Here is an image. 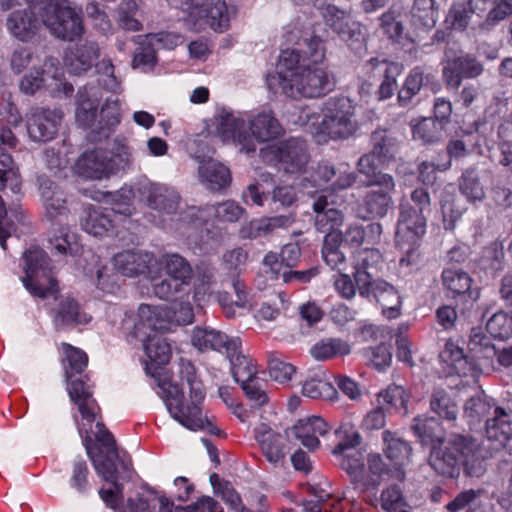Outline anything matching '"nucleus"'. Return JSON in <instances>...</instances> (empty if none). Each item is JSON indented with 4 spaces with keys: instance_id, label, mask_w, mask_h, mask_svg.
<instances>
[{
    "instance_id": "nucleus-16",
    "label": "nucleus",
    "mask_w": 512,
    "mask_h": 512,
    "mask_svg": "<svg viewBox=\"0 0 512 512\" xmlns=\"http://www.w3.org/2000/svg\"><path fill=\"white\" fill-rule=\"evenodd\" d=\"M167 279L153 284V293L159 299L174 301L191 284L193 268L189 261L178 253H165L160 258Z\"/></svg>"
},
{
    "instance_id": "nucleus-5",
    "label": "nucleus",
    "mask_w": 512,
    "mask_h": 512,
    "mask_svg": "<svg viewBox=\"0 0 512 512\" xmlns=\"http://www.w3.org/2000/svg\"><path fill=\"white\" fill-rule=\"evenodd\" d=\"M310 107L300 108L297 122L307 128L318 144L329 140L346 139L352 136L357 128L355 111L352 102L345 97L330 98L322 108V119Z\"/></svg>"
},
{
    "instance_id": "nucleus-36",
    "label": "nucleus",
    "mask_w": 512,
    "mask_h": 512,
    "mask_svg": "<svg viewBox=\"0 0 512 512\" xmlns=\"http://www.w3.org/2000/svg\"><path fill=\"white\" fill-rule=\"evenodd\" d=\"M50 315L56 327L76 326L87 324L91 317L82 311L80 304L72 297H63L56 308L50 310Z\"/></svg>"
},
{
    "instance_id": "nucleus-49",
    "label": "nucleus",
    "mask_w": 512,
    "mask_h": 512,
    "mask_svg": "<svg viewBox=\"0 0 512 512\" xmlns=\"http://www.w3.org/2000/svg\"><path fill=\"white\" fill-rule=\"evenodd\" d=\"M241 348H237L234 351H229L226 357L229 359L231 364V372L237 383L247 382L254 377H257L258 369L254 360L244 355Z\"/></svg>"
},
{
    "instance_id": "nucleus-2",
    "label": "nucleus",
    "mask_w": 512,
    "mask_h": 512,
    "mask_svg": "<svg viewBox=\"0 0 512 512\" xmlns=\"http://www.w3.org/2000/svg\"><path fill=\"white\" fill-rule=\"evenodd\" d=\"M412 430L423 445L432 447L430 465L439 474L454 477L458 467L468 469L476 457L478 444L471 437L453 435L444 448V435L438 419L434 417H416Z\"/></svg>"
},
{
    "instance_id": "nucleus-4",
    "label": "nucleus",
    "mask_w": 512,
    "mask_h": 512,
    "mask_svg": "<svg viewBox=\"0 0 512 512\" xmlns=\"http://www.w3.org/2000/svg\"><path fill=\"white\" fill-rule=\"evenodd\" d=\"M217 134L224 143H234L245 153L256 151L255 141L269 142L284 134V128L272 110L240 113L223 112Z\"/></svg>"
},
{
    "instance_id": "nucleus-64",
    "label": "nucleus",
    "mask_w": 512,
    "mask_h": 512,
    "mask_svg": "<svg viewBox=\"0 0 512 512\" xmlns=\"http://www.w3.org/2000/svg\"><path fill=\"white\" fill-rule=\"evenodd\" d=\"M380 501L382 509L387 512H410L402 491L397 485L384 489Z\"/></svg>"
},
{
    "instance_id": "nucleus-53",
    "label": "nucleus",
    "mask_w": 512,
    "mask_h": 512,
    "mask_svg": "<svg viewBox=\"0 0 512 512\" xmlns=\"http://www.w3.org/2000/svg\"><path fill=\"white\" fill-rule=\"evenodd\" d=\"M335 434L338 443L332 449L333 455H342L344 452L354 449L361 443V436L356 426L348 419L341 422Z\"/></svg>"
},
{
    "instance_id": "nucleus-34",
    "label": "nucleus",
    "mask_w": 512,
    "mask_h": 512,
    "mask_svg": "<svg viewBox=\"0 0 512 512\" xmlns=\"http://www.w3.org/2000/svg\"><path fill=\"white\" fill-rule=\"evenodd\" d=\"M85 217L81 221L84 231L95 236L103 237L113 233L115 228L116 211L114 209L96 208L92 205L85 209Z\"/></svg>"
},
{
    "instance_id": "nucleus-55",
    "label": "nucleus",
    "mask_w": 512,
    "mask_h": 512,
    "mask_svg": "<svg viewBox=\"0 0 512 512\" xmlns=\"http://www.w3.org/2000/svg\"><path fill=\"white\" fill-rule=\"evenodd\" d=\"M196 277L194 284V298L200 300V295L210 292L211 287L216 282V267L208 260H202L195 265L193 269Z\"/></svg>"
},
{
    "instance_id": "nucleus-12",
    "label": "nucleus",
    "mask_w": 512,
    "mask_h": 512,
    "mask_svg": "<svg viewBox=\"0 0 512 512\" xmlns=\"http://www.w3.org/2000/svg\"><path fill=\"white\" fill-rule=\"evenodd\" d=\"M263 163L285 173L298 174L305 171L310 155L307 143L299 137H291L260 149Z\"/></svg>"
},
{
    "instance_id": "nucleus-29",
    "label": "nucleus",
    "mask_w": 512,
    "mask_h": 512,
    "mask_svg": "<svg viewBox=\"0 0 512 512\" xmlns=\"http://www.w3.org/2000/svg\"><path fill=\"white\" fill-rule=\"evenodd\" d=\"M46 217L51 220L65 218L69 213L64 192L47 176L37 178Z\"/></svg>"
},
{
    "instance_id": "nucleus-44",
    "label": "nucleus",
    "mask_w": 512,
    "mask_h": 512,
    "mask_svg": "<svg viewBox=\"0 0 512 512\" xmlns=\"http://www.w3.org/2000/svg\"><path fill=\"white\" fill-rule=\"evenodd\" d=\"M146 201L150 208L171 214L177 210L180 196L174 189L153 184L147 190Z\"/></svg>"
},
{
    "instance_id": "nucleus-11",
    "label": "nucleus",
    "mask_w": 512,
    "mask_h": 512,
    "mask_svg": "<svg viewBox=\"0 0 512 512\" xmlns=\"http://www.w3.org/2000/svg\"><path fill=\"white\" fill-rule=\"evenodd\" d=\"M399 209L395 242L405 252L400 264L409 266L419 258L418 247L426 233V218L410 203H401Z\"/></svg>"
},
{
    "instance_id": "nucleus-15",
    "label": "nucleus",
    "mask_w": 512,
    "mask_h": 512,
    "mask_svg": "<svg viewBox=\"0 0 512 512\" xmlns=\"http://www.w3.org/2000/svg\"><path fill=\"white\" fill-rule=\"evenodd\" d=\"M236 13V7L228 5L225 0H191L186 22L195 31L209 26L222 33L229 29L231 18Z\"/></svg>"
},
{
    "instance_id": "nucleus-6",
    "label": "nucleus",
    "mask_w": 512,
    "mask_h": 512,
    "mask_svg": "<svg viewBox=\"0 0 512 512\" xmlns=\"http://www.w3.org/2000/svg\"><path fill=\"white\" fill-rule=\"evenodd\" d=\"M79 435L96 472L103 480L112 484V491L124 500V486L119 483L115 459L120 460L124 471L130 470L131 461L120 458L113 434L104 422H98L95 429H88L86 433L79 432Z\"/></svg>"
},
{
    "instance_id": "nucleus-32",
    "label": "nucleus",
    "mask_w": 512,
    "mask_h": 512,
    "mask_svg": "<svg viewBox=\"0 0 512 512\" xmlns=\"http://www.w3.org/2000/svg\"><path fill=\"white\" fill-rule=\"evenodd\" d=\"M368 295H360L369 299L373 297L382 308V314L388 319L397 318L400 315L401 297L396 288L384 280H376L370 283Z\"/></svg>"
},
{
    "instance_id": "nucleus-51",
    "label": "nucleus",
    "mask_w": 512,
    "mask_h": 512,
    "mask_svg": "<svg viewBox=\"0 0 512 512\" xmlns=\"http://www.w3.org/2000/svg\"><path fill=\"white\" fill-rule=\"evenodd\" d=\"M497 407L482 397H471L464 405V417L471 429L478 426L483 420L493 415V409Z\"/></svg>"
},
{
    "instance_id": "nucleus-35",
    "label": "nucleus",
    "mask_w": 512,
    "mask_h": 512,
    "mask_svg": "<svg viewBox=\"0 0 512 512\" xmlns=\"http://www.w3.org/2000/svg\"><path fill=\"white\" fill-rule=\"evenodd\" d=\"M440 360L449 368V374L459 377H474L477 374V366L454 341L448 340L441 351Z\"/></svg>"
},
{
    "instance_id": "nucleus-1",
    "label": "nucleus",
    "mask_w": 512,
    "mask_h": 512,
    "mask_svg": "<svg viewBox=\"0 0 512 512\" xmlns=\"http://www.w3.org/2000/svg\"><path fill=\"white\" fill-rule=\"evenodd\" d=\"M178 367L181 385L162 375H158L157 385L171 416L188 429H201L204 425L202 406L206 397L204 384L191 360L181 357Z\"/></svg>"
},
{
    "instance_id": "nucleus-8",
    "label": "nucleus",
    "mask_w": 512,
    "mask_h": 512,
    "mask_svg": "<svg viewBox=\"0 0 512 512\" xmlns=\"http://www.w3.org/2000/svg\"><path fill=\"white\" fill-rule=\"evenodd\" d=\"M298 47L282 50L277 64L275 75L267 78L270 89L281 90L285 95L292 93V78L310 64H320L325 58V48L322 40L314 36L305 39L303 43H297Z\"/></svg>"
},
{
    "instance_id": "nucleus-10",
    "label": "nucleus",
    "mask_w": 512,
    "mask_h": 512,
    "mask_svg": "<svg viewBox=\"0 0 512 512\" xmlns=\"http://www.w3.org/2000/svg\"><path fill=\"white\" fill-rule=\"evenodd\" d=\"M24 276L21 278L24 287L34 297L46 299L50 296L57 300L59 293L58 281L47 253L38 246L25 250L21 258Z\"/></svg>"
},
{
    "instance_id": "nucleus-48",
    "label": "nucleus",
    "mask_w": 512,
    "mask_h": 512,
    "mask_svg": "<svg viewBox=\"0 0 512 512\" xmlns=\"http://www.w3.org/2000/svg\"><path fill=\"white\" fill-rule=\"evenodd\" d=\"M410 394L399 385H389L378 394L377 401L385 410L392 413L407 414Z\"/></svg>"
},
{
    "instance_id": "nucleus-40",
    "label": "nucleus",
    "mask_w": 512,
    "mask_h": 512,
    "mask_svg": "<svg viewBox=\"0 0 512 512\" xmlns=\"http://www.w3.org/2000/svg\"><path fill=\"white\" fill-rule=\"evenodd\" d=\"M100 56V49L96 42L86 41L78 45L65 56L66 65L73 74L88 71Z\"/></svg>"
},
{
    "instance_id": "nucleus-42",
    "label": "nucleus",
    "mask_w": 512,
    "mask_h": 512,
    "mask_svg": "<svg viewBox=\"0 0 512 512\" xmlns=\"http://www.w3.org/2000/svg\"><path fill=\"white\" fill-rule=\"evenodd\" d=\"M485 434L488 440L504 447L512 438V422L509 414L501 407L493 409V415L486 419Z\"/></svg>"
},
{
    "instance_id": "nucleus-3",
    "label": "nucleus",
    "mask_w": 512,
    "mask_h": 512,
    "mask_svg": "<svg viewBox=\"0 0 512 512\" xmlns=\"http://www.w3.org/2000/svg\"><path fill=\"white\" fill-rule=\"evenodd\" d=\"M63 358L61 360L67 383V392L71 402L77 407L79 416L74 414L78 433L93 428V424L103 422L102 411L94 398V383L89 373L88 355L80 348L68 343L61 344Z\"/></svg>"
},
{
    "instance_id": "nucleus-38",
    "label": "nucleus",
    "mask_w": 512,
    "mask_h": 512,
    "mask_svg": "<svg viewBox=\"0 0 512 512\" xmlns=\"http://www.w3.org/2000/svg\"><path fill=\"white\" fill-rule=\"evenodd\" d=\"M380 21L383 33L394 44L399 45L405 53H408L412 58H417L419 52L418 45L413 38L404 33L401 21H398L392 12L382 14Z\"/></svg>"
},
{
    "instance_id": "nucleus-58",
    "label": "nucleus",
    "mask_w": 512,
    "mask_h": 512,
    "mask_svg": "<svg viewBox=\"0 0 512 512\" xmlns=\"http://www.w3.org/2000/svg\"><path fill=\"white\" fill-rule=\"evenodd\" d=\"M459 189L468 201H481L485 197V192L480 184L476 170L473 168L466 169L459 180Z\"/></svg>"
},
{
    "instance_id": "nucleus-46",
    "label": "nucleus",
    "mask_w": 512,
    "mask_h": 512,
    "mask_svg": "<svg viewBox=\"0 0 512 512\" xmlns=\"http://www.w3.org/2000/svg\"><path fill=\"white\" fill-rule=\"evenodd\" d=\"M199 175L212 191L226 188L231 182V173L228 167L215 160H208L199 166Z\"/></svg>"
},
{
    "instance_id": "nucleus-13",
    "label": "nucleus",
    "mask_w": 512,
    "mask_h": 512,
    "mask_svg": "<svg viewBox=\"0 0 512 512\" xmlns=\"http://www.w3.org/2000/svg\"><path fill=\"white\" fill-rule=\"evenodd\" d=\"M130 164V153L122 147L118 153L95 148L85 151L76 161L75 173L89 180H102L125 170Z\"/></svg>"
},
{
    "instance_id": "nucleus-41",
    "label": "nucleus",
    "mask_w": 512,
    "mask_h": 512,
    "mask_svg": "<svg viewBox=\"0 0 512 512\" xmlns=\"http://www.w3.org/2000/svg\"><path fill=\"white\" fill-rule=\"evenodd\" d=\"M434 80V75L425 72L422 66L413 67L407 74L401 89L398 91L397 101L402 107L408 106L412 99L418 95L424 86Z\"/></svg>"
},
{
    "instance_id": "nucleus-39",
    "label": "nucleus",
    "mask_w": 512,
    "mask_h": 512,
    "mask_svg": "<svg viewBox=\"0 0 512 512\" xmlns=\"http://www.w3.org/2000/svg\"><path fill=\"white\" fill-rule=\"evenodd\" d=\"M383 451L386 458L395 466L397 476L401 479L404 477V471L401 469L405 464L409 462L411 455L410 445L389 430L383 432Z\"/></svg>"
},
{
    "instance_id": "nucleus-57",
    "label": "nucleus",
    "mask_w": 512,
    "mask_h": 512,
    "mask_svg": "<svg viewBox=\"0 0 512 512\" xmlns=\"http://www.w3.org/2000/svg\"><path fill=\"white\" fill-rule=\"evenodd\" d=\"M437 9L434 0H414L411 10L412 21L424 28H433L437 21Z\"/></svg>"
},
{
    "instance_id": "nucleus-24",
    "label": "nucleus",
    "mask_w": 512,
    "mask_h": 512,
    "mask_svg": "<svg viewBox=\"0 0 512 512\" xmlns=\"http://www.w3.org/2000/svg\"><path fill=\"white\" fill-rule=\"evenodd\" d=\"M18 140L11 128L0 127V186L5 189L8 185L13 193L21 190V178L17 168L14 167L12 156L4 147L13 149L16 147Z\"/></svg>"
},
{
    "instance_id": "nucleus-45",
    "label": "nucleus",
    "mask_w": 512,
    "mask_h": 512,
    "mask_svg": "<svg viewBox=\"0 0 512 512\" xmlns=\"http://www.w3.org/2000/svg\"><path fill=\"white\" fill-rule=\"evenodd\" d=\"M141 14L137 0H121L115 10V21L124 31L140 32L143 30V23L139 18Z\"/></svg>"
},
{
    "instance_id": "nucleus-19",
    "label": "nucleus",
    "mask_w": 512,
    "mask_h": 512,
    "mask_svg": "<svg viewBox=\"0 0 512 512\" xmlns=\"http://www.w3.org/2000/svg\"><path fill=\"white\" fill-rule=\"evenodd\" d=\"M365 176L368 178L366 184L368 187H379V189H370L363 197L361 208L366 213L365 218H383L392 204L391 193L395 189L394 179L386 173Z\"/></svg>"
},
{
    "instance_id": "nucleus-22",
    "label": "nucleus",
    "mask_w": 512,
    "mask_h": 512,
    "mask_svg": "<svg viewBox=\"0 0 512 512\" xmlns=\"http://www.w3.org/2000/svg\"><path fill=\"white\" fill-rule=\"evenodd\" d=\"M363 70L370 78L381 80L376 94L379 100H386L394 95L397 78L402 74L404 67L395 61L373 57L365 62Z\"/></svg>"
},
{
    "instance_id": "nucleus-17",
    "label": "nucleus",
    "mask_w": 512,
    "mask_h": 512,
    "mask_svg": "<svg viewBox=\"0 0 512 512\" xmlns=\"http://www.w3.org/2000/svg\"><path fill=\"white\" fill-rule=\"evenodd\" d=\"M371 151L362 155L357 163V170L363 175L379 173L378 165L395 159L399 151L398 133L391 128H377L369 139Z\"/></svg>"
},
{
    "instance_id": "nucleus-59",
    "label": "nucleus",
    "mask_w": 512,
    "mask_h": 512,
    "mask_svg": "<svg viewBox=\"0 0 512 512\" xmlns=\"http://www.w3.org/2000/svg\"><path fill=\"white\" fill-rule=\"evenodd\" d=\"M475 11L482 12L470 4L469 7H466L464 4H455L449 9L445 23L451 30L464 31L468 27L471 16Z\"/></svg>"
},
{
    "instance_id": "nucleus-63",
    "label": "nucleus",
    "mask_w": 512,
    "mask_h": 512,
    "mask_svg": "<svg viewBox=\"0 0 512 512\" xmlns=\"http://www.w3.org/2000/svg\"><path fill=\"white\" fill-rule=\"evenodd\" d=\"M469 351L477 357L488 358L496 354V349L481 328H472L468 341Z\"/></svg>"
},
{
    "instance_id": "nucleus-23",
    "label": "nucleus",
    "mask_w": 512,
    "mask_h": 512,
    "mask_svg": "<svg viewBox=\"0 0 512 512\" xmlns=\"http://www.w3.org/2000/svg\"><path fill=\"white\" fill-rule=\"evenodd\" d=\"M63 114L57 109L31 108L27 118V131L33 141L48 142L57 135Z\"/></svg>"
},
{
    "instance_id": "nucleus-62",
    "label": "nucleus",
    "mask_w": 512,
    "mask_h": 512,
    "mask_svg": "<svg viewBox=\"0 0 512 512\" xmlns=\"http://www.w3.org/2000/svg\"><path fill=\"white\" fill-rule=\"evenodd\" d=\"M157 50L150 41L144 40L136 48L132 64L134 68H140L143 71L152 70L157 64Z\"/></svg>"
},
{
    "instance_id": "nucleus-47",
    "label": "nucleus",
    "mask_w": 512,
    "mask_h": 512,
    "mask_svg": "<svg viewBox=\"0 0 512 512\" xmlns=\"http://www.w3.org/2000/svg\"><path fill=\"white\" fill-rule=\"evenodd\" d=\"M351 353L350 344L341 338H325L315 343L311 356L318 361H326L336 357H344Z\"/></svg>"
},
{
    "instance_id": "nucleus-43",
    "label": "nucleus",
    "mask_w": 512,
    "mask_h": 512,
    "mask_svg": "<svg viewBox=\"0 0 512 512\" xmlns=\"http://www.w3.org/2000/svg\"><path fill=\"white\" fill-rule=\"evenodd\" d=\"M144 351L150 360L147 370L157 379L158 375H161L158 369L170 361L172 354L170 344L163 337L148 335L144 342Z\"/></svg>"
},
{
    "instance_id": "nucleus-33",
    "label": "nucleus",
    "mask_w": 512,
    "mask_h": 512,
    "mask_svg": "<svg viewBox=\"0 0 512 512\" xmlns=\"http://www.w3.org/2000/svg\"><path fill=\"white\" fill-rule=\"evenodd\" d=\"M153 254L140 250H126L113 257L115 269L124 276L135 277L149 272Z\"/></svg>"
},
{
    "instance_id": "nucleus-50",
    "label": "nucleus",
    "mask_w": 512,
    "mask_h": 512,
    "mask_svg": "<svg viewBox=\"0 0 512 512\" xmlns=\"http://www.w3.org/2000/svg\"><path fill=\"white\" fill-rule=\"evenodd\" d=\"M288 222L285 216L264 217L253 219L241 228L243 238L256 239L266 236L276 228L283 227Z\"/></svg>"
},
{
    "instance_id": "nucleus-31",
    "label": "nucleus",
    "mask_w": 512,
    "mask_h": 512,
    "mask_svg": "<svg viewBox=\"0 0 512 512\" xmlns=\"http://www.w3.org/2000/svg\"><path fill=\"white\" fill-rule=\"evenodd\" d=\"M313 210L316 213L315 228L318 232L325 233V236L331 234L343 238L341 227L344 223V214L336 208H329L327 197L319 196L313 203Z\"/></svg>"
},
{
    "instance_id": "nucleus-37",
    "label": "nucleus",
    "mask_w": 512,
    "mask_h": 512,
    "mask_svg": "<svg viewBox=\"0 0 512 512\" xmlns=\"http://www.w3.org/2000/svg\"><path fill=\"white\" fill-rule=\"evenodd\" d=\"M295 436L303 446L311 451L316 450L319 445V436H324L330 430V426L320 416H310L300 419L294 426Z\"/></svg>"
},
{
    "instance_id": "nucleus-26",
    "label": "nucleus",
    "mask_w": 512,
    "mask_h": 512,
    "mask_svg": "<svg viewBox=\"0 0 512 512\" xmlns=\"http://www.w3.org/2000/svg\"><path fill=\"white\" fill-rule=\"evenodd\" d=\"M191 342L199 351L215 350L225 355L242 346L239 337H229L221 331L201 327L193 329Z\"/></svg>"
},
{
    "instance_id": "nucleus-14",
    "label": "nucleus",
    "mask_w": 512,
    "mask_h": 512,
    "mask_svg": "<svg viewBox=\"0 0 512 512\" xmlns=\"http://www.w3.org/2000/svg\"><path fill=\"white\" fill-rule=\"evenodd\" d=\"M67 3L68 0H46L44 26L55 37L71 42L83 36L85 26L82 8Z\"/></svg>"
},
{
    "instance_id": "nucleus-52",
    "label": "nucleus",
    "mask_w": 512,
    "mask_h": 512,
    "mask_svg": "<svg viewBox=\"0 0 512 512\" xmlns=\"http://www.w3.org/2000/svg\"><path fill=\"white\" fill-rule=\"evenodd\" d=\"M302 394L315 400L334 401L338 398L337 389L324 378L315 376L304 381Z\"/></svg>"
},
{
    "instance_id": "nucleus-21",
    "label": "nucleus",
    "mask_w": 512,
    "mask_h": 512,
    "mask_svg": "<svg viewBox=\"0 0 512 512\" xmlns=\"http://www.w3.org/2000/svg\"><path fill=\"white\" fill-rule=\"evenodd\" d=\"M442 78L448 90L457 91L463 79L476 78L482 74V63L472 54L457 55L443 62Z\"/></svg>"
},
{
    "instance_id": "nucleus-9",
    "label": "nucleus",
    "mask_w": 512,
    "mask_h": 512,
    "mask_svg": "<svg viewBox=\"0 0 512 512\" xmlns=\"http://www.w3.org/2000/svg\"><path fill=\"white\" fill-rule=\"evenodd\" d=\"M244 213L245 210L231 200L204 207L190 206L179 214V229L188 237L195 234L202 238L203 233L209 235L216 224L237 222Z\"/></svg>"
},
{
    "instance_id": "nucleus-30",
    "label": "nucleus",
    "mask_w": 512,
    "mask_h": 512,
    "mask_svg": "<svg viewBox=\"0 0 512 512\" xmlns=\"http://www.w3.org/2000/svg\"><path fill=\"white\" fill-rule=\"evenodd\" d=\"M442 284L452 298L461 297L468 306H472L479 298L478 289H472V278L468 273L454 268L442 271Z\"/></svg>"
},
{
    "instance_id": "nucleus-7",
    "label": "nucleus",
    "mask_w": 512,
    "mask_h": 512,
    "mask_svg": "<svg viewBox=\"0 0 512 512\" xmlns=\"http://www.w3.org/2000/svg\"><path fill=\"white\" fill-rule=\"evenodd\" d=\"M101 98L99 87L93 85L82 87L76 96L75 112L77 123L83 128L91 129L99 139L108 138L121 122L118 99L107 98L98 112Z\"/></svg>"
},
{
    "instance_id": "nucleus-60",
    "label": "nucleus",
    "mask_w": 512,
    "mask_h": 512,
    "mask_svg": "<svg viewBox=\"0 0 512 512\" xmlns=\"http://www.w3.org/2000/svg\"><path fill=\"white\" fill-rule=\"evenodd\" d=\"M486 330L495 339H507L512 336V317L503 311L496 312L487 321Z\"/></svg>"
},
{
    "instance_id": "nucleus-28",
    "label": "nucleus",
    "mask_w": 512,
    "mask_h": 512,
    "mask_svg": "<svg viewBox=\"0 0 512 512\" xmlns=\"http://www.w3.org/2000/svg\"><path fill=\"white\" fill-rule=\"evenodd\" d=\"M312 179L315 186H322L328 184L330 181L331 189L344 190L351 187L357 179L354 172L348 171V165H341L336 168L329 161H320L312 173Z\"/></svg>"
},
{
    "instance_id": "nucleus-56",
    "label": "nucleus",
    "mask_w": 512,
    "mask_h": 512,
    "mask_svg": "<svg viewBox=\"0 0 512 512\" xmlns=\"http://www.w3.org/2000/svg\"><path fill=\"white\" fill-rule=\"evenodd\" d=\"M430 408L439 417L455 421L458 414L456 402L444 389H435L431 395Z\"/></svg>"
},
{
    "instance_id": "nucleus-25",
    "label": "nucleus",
    "mask_w": 512,
    "mask_h": 512,
    "mask_svg": "<svg viewBox=\"0 0 512 512\" xmlns=\"http://www.w3.org/2000/svg\"><path fill=\"white\" fill-rule=\"evenodd\" d=\"M254 438L268 462L275 466L284 463L287 444L281 433L274 431L265 423H260L254 428Z\"/></svg>"
},
{
    "instance_id": "nucleus-20",
    "label": "nucleus",
    "mask_w": 512,
    "mask_h": 512,
    "mask_svg": "<svg viewBox=\"0 0 512 512\" xmlns=\"http://www.w3.org/2000/svg\"><path fill=\"white\" fill-rule=\"evenodd\" d=\"M334 86L333 77L328 74L322 62L320 64H310L299 75L292 78V93L288 96L322 97L332 91Z\"/></svg>"
},
{
    "instance_id": "nucleus-18",
    "label": "nucleus",
    "mask_w": 512,
    "mask_h": 512,
    "mask_svg": "<svg viewBox=\"0 0 512 512\" xmlns=\"http://www.w3.org/2000/svg\"><path fill=\"white\" fill-rule=\"evenodd\" d=\"M27 7L13 11L6 20L8 31L22 42L33 40L44 25L46 0H26Z\"/></svg>"
},
{
    "instance_id": "nucleus-27",
    "label": "nucleus",
    "mask_w": 512,
    "mask_h": 512,
    "mask_svg": "<svg viewBox=\"0 0 512 512\" xmlns=\"http://www.w3.org/2000/svg\"><path fill=\"white\" fill-rule=\"evenodd\" d=\"M382 262V254L376 248H362L353 254V276L357 284L359 295L369 294L370 283L373 279L369 269L376 268Z\"/></svg>"
},
{
    "instance_id": "nucleus-54",
    "label": "nucleus",
    "mask_w": 512,
    "mask_h": 512,
    "mask_svg": "<svg viewBox=\"0 0 512 512\" xmlns=\"http://www.w3.org/2000/svg\"><path fill=\"white\" fill-rule=\"evenodd\" d=\"M342 242L343 238H338L337 235L324 236L322 258L332 270L342 271L346 267L345 255L340 251Z\"/></svg>"
},
{
    "instance_id": "nucleus-61",
    "label": "nucleus",
    "mask_w": 512,
    "mask_h": 512,
    "mask_svg": "<svg viewBox=\"0 0 512 512\" xmlns=\"http://www.w3.org/2000/svg\"><path fill=\"white\" fill-rule=\"evenodd\" d=\"M441 130L438 121L432 118H424L412 127V135L414 140L429 144L440 139Z\"/></svg>"
}]
</instances>
